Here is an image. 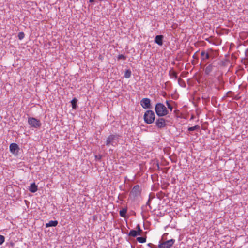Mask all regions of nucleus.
<instances>
[{
    "label": "nucleus",
    "instance_id": "9b49d317",
    "mask_svg": "<svg viewBox=\"0 0 248 248\" xmlns=\"http://www.w3.org/2000/svg\"><path fill=\"white\" fill-rule=\"evenodd\" d=\"M214 67L215 66L212 63L207 65L204 70L205 74L207 75H210L211 73L213 71Z\"/></svg>",
    "mask_w": 248,
    "mask_h": 248
},
{
    "label": "nucleus",
    "instance_id": "0eeeda50",
    "mask_svg": "<svg viewBox=\"0 0 248 248\" xmlns=\"http://www.w3.org/2000/svg\"><path fill=\"white\" fill-rule=\"evenodd\" d=\"M141 189L139 185H137L134 186L130 193V196L134 198L137 197L140 195Z\"/></svg>",
    "mask_w": 248,
    "mask_h": 248
},
{
    "label": "nucleus",
    "instance_id": "f3484780",
    "mask_svg": "<svg viewBox=\"0 0 248 248\" xmlns=\"http://www.w3.org/2000/svg\"><path fill=\"white\" fill-rule=\"evenodd\" d=\"M128 235L131 237H135L138 235H139V233L137 232L136 230L132 229L130 231Z\"/></svg>",
    "mask_w": 248,
    "mask_h": 248
},
{
    "label": "nucleus",
    "instance_id": "a878e982",
    "mask_svg": "<svg viewBox=\"0 0 248 248\" xmlns=\"http://www.w3.org/2000/svg\"><path fill=\"white\" fill-rule=\"evenodd\" d=\"M202 98L205 101L208 102L209 101L210 97L208 95H207L206 94L204 93L203 94Z\"/></svg>",
    "mask_w": 248,
    "mask_h": 248
},
{
    "label": "nucleus",
    "instance_id": "20e7f679",
    "mask_svg": "<svg viewBox=\"0 0 248 248\" xmlns=\"http://www.w3.org/2000/svg\"><path fill=\"white\" fill-rule=\"evenodd\" d=\"M28 123L31 127L35 128H39L42 125L40 120L33 117H29Z\"/></svg>",
    "mask_w": 248,
    "mask_h": 248
},
{
    "label": "nucleus",
    "instance_id": "c85d7f7f",
    "mask_svg": "<svg viewBox=\"0 0 248 248\" xmlns=\"http://www.w3.org/2000/svg\"><path fill=\"white\" fill-rule=\"evenodd\" d=\"M5 241V237L4 236L0 235V245H2Z\"/></svg>",
    "mask_w": 248,
    "mask_h": 248
},
{
    "label": "nucleus",
    "instance_id": "473e14b6",
    "mask_svg": "<svg viewBox=\"0 0 248 248\" xmlns=\"http://www.w3.org/2000/svg\"><path fill=\"white\" fill-rule=\"evenodd\" d=\"M223 86L224 85H223V83L222 85L220 86V87L218 88V90H220V89L223 88Z\"/></svg>",
    "mask_w": 248,
    "mask_h": 248
},
{
    "label": "nucleus",
    "instance_id": "412c9836",
    "mask_svg": "<svg viewBox=\"0 0 248 248\" xmlns=\"http://www.w3.org/2000/svg\"><path fill=\"white\" fill-rule=\"evenodd\" d=\"M200 129V126L198 125H196L194 126L193 127H189L188 128V131H193L194 130H199Z\"/></svg>",
    "mask_w": 248,
    "mask_h": 248
},
{
    "label": "nucleus",
    "instance_id": "f704fd0d",
    "mask_svg": "<svg viewBox=\"0 0 248 248\" xmlns=\"http://www.w3.org/2000/svg\"><path fill=\"white\" fill-rule=\"evenodd\" d=\"M89 1L90 2H94V0H89Z\"/></svg>",
    "mask_w": 248,
    "mask_h": 248
},
{
    "label": "nucleus",
    "instance_id": "4be33fe9",
    "mask_svg": "<svg viewBox=\"0 0 248 248\" xmlns=\"http://www.w3.org/2000/svg\"><path fill=\"white\" fill-rule=\"evenodd\" d=\"M137 241L140 243H145L146 241V236L139 237L137 238Z\"/></svg>",
    "mask_w": 248,
    "mask_h": 248
},
{
    "label": "nucleus",
    "instance_id": "bb28decb",
    "mask_svg": "<svg viewBox=\"0 0 248 248\" xmlns=\"http://www.w3.org/2000/svg\"><path fill=\"white\" fill-rule=\"evenodd\" d=\"M24 37H25V34L23 32H20L18 33V37L19 39L22 40L24 38Z\"/></svg>",
    "mask_w": 248,
    "mask_h": 248
},
{
    "label": "nucleus",
    "instance_id": "423d86ee",
    "mask_svg": "<svg viewBox=\"0 0 248 248\" xmlns=\"http://www.w3.org/2000/svg\"><path fill=\"white\" fill-rule=\"evenodd\" d=\"M167 121L162 117H158L155 122V124L158 129H162L167 126Z\"/></svg>",
    "mask_w": 248,
    "mask_h": 248
},
{
    "label": "nucleus",
    "instance_id": "72a5a7b5",
    "mask_svg": "<svg viewBox=\"0 0 248 248\" xmlns=\"http://www.w3.org/2000/svg\"><path fill=\"white\" fill-rule=\"evenodd\" d=\"M193 57L194 58H197V57L196 56L195 54H194V55H193Z\"/></svg>",
    "mask_w": 248,
    "mask_h": 248
},
{
    "label": "nucleus",
    "instance_id": "393cba45",
    "mask_svg": "<svg viewBox=\"0 0 248 248\" xmlns=\"http://www.w3.org/2000/svg\"><path fill=\"white\" fill-rule=\"evenodd\" d=\"M136 229H137L136 231L137 232L139 233V235H141L143 231L142 229H141L140 224H138L136 226Z\"/></svg>",
    "mask_w": 248,
    "mask_h": 248
},
{
    "label": "nucleus",
    "instance_id": "2f4dec72",
    "mask_svg": "<svg viewBox=\"0 0 248 248\" xmlns=\"http://www.w3.org/2000/svg\"><path fill=\"white\" fill-rule=\"evenodd\" d=\"M147 245L151 248H155V246L152 243H148Z\"/></svg>",
    "mask_w": 248,
    "mask_h": 248
},
{
    "label": "nucleus",
    "instance_id": "9d476101",
    "mask_svg": "<svg viewBox=\"0 0 248 248\" xmlns=\"http://www.w3.org/2000/svg\"><path fill=\"white\" fill-rule=\"evenodd\" d=\"M163 36L162 35H157L155 38V42L159 46H162L163 44Z\"/></svg>",
    "mask_w": 248,
    "mask_h": 248
},
{
    "label": "nucleus",
    "instance_id": "6e6552de",
    "mask_svg": "<svg viewBox=\"0 0 248 248\" xmlns=\"http://www.w3.org/2000/svg\"><path fill=\"white\" fill-rule=\"evenodd\" d=\"M140 105L144 109H150L152 108L151 101L148 98H144L140 101Z\"/></svg>",
    "mask_w": 248,
    "mask_h": 248
},
{
    "label": "nucleus",
    "instance_id": "aec40b11",
    "mask_svg": "<svg viewBox=\"0 0 248 248\" xmlns=\"http://www.w3.org/2000/svg\"><path fill=\"white\" fill-rule=\"evenodd\" d=\"M77 99L76 98H74L71 101L72 107L73 109H76L77 108Z\"/></svg>",
    "mask_w": 248,
    "mask_h": 248
},
{
    "label": "nucleus",
    "instance_id": "4468645a",
    "mask_svg": "<svg viewBox=\"0 0 248 248\" xmlns=\"http://www.w3.org/2000/svg\"><path fill=\"white\" fill-rule=\"evenodd\" d=\"M208 53L209 54V59L212 58L214 59L217 55V52L213 50L212 49H210L208 50Z\"/></svg>",
    "mask_w": 248,
    "mask_h": 248
},
{
    "label": "nucleus",
    "instance_id": "ddd939ff",
    "mask_svg": "<svg viewBox=\"0 0 248 248\" xmlns=\"http://www.w3.org/2000/svg\"><path fill=\"white\" fill-rule=\"evenodd\" d=\"M201 59L202 61H205L209 59V54L208 52H206L205 51H202L201 53Z\"/></svg>",
    "mask_w": 248,
    "mask_h": 248
},
{
    "label": "nucleus",
    "instance_id": "cd10ccee",
    "mask_svg": "<svg viewBox=\"0 0 248 248\" xmlns=\"http://www.w3.org/2000/svg\"><path fill=\"white\" fill-rule=\"evenodd\" d=\"M152 198H151L150 195L149 199H148L147 202H146V206H148L150 209H151V206L150 204H151V201L152 200Z\"/></svg>",
    "mask_w": 248,
    "mask_h": 248
},
{
    "label": "nucleus",
    "instance_id": "c9c22d12",
    "mask_svg": "<svg viewBox=\"0 0 248 248\" xmlns=\"http://www.w3.org/2000/svg\"><path fill=\"white\" fill-rule=\"evenodd\" d=\"M232 93L231 91H229V92H228L227 94H229V93Z\"/></svg>",
    "mask_w": 248,
    "mask_h": 248
},
{
    "label": "nucleus",
    "instance_id": "7ed1b4c3",
    "mask_svg": "<svg viewBox=\"0 0 248 248\" xmlns=\"http://www.w3.org/2000/svg\"><path fill=\"white\" fill-rule=\"evenodd\" d=\"M155 117V113L153 110H147L144 113L143 119L146 124H150L154 122Z\"/></svg>",
    "mask_w": 248,
    "mask_h": 248
},
{
    "label": "nucleus",
    "instance_id": "f8f14e48",
    "mask_svg": "<svg viewBox=\"0 0 248 248\" xmlns=\"http://www.w3.org/2000/svg\"><path fill=\"white\" fill-rule=\"evenodd\" d=\"M169 76L170 78H174L176 79L178 78L177 73L175 71L173 68H171L169 71Z\"/></svg>",
    "mask_w": 248,
    "mask_h": 248
},
{
    "label": "nucleus",
    "instance_id": "f03ea898",
    "mask_svg": "<svg viewBox=\"0 0 248 248\" xmlns=\"http://www.w3.org/2000/svg\"><path fill=\"white\" fill-rule=\"evenodd\" d=\"M121 138V136L119 134L115 133L114 134H110L107 137L105 144L107 146L110 145L115 146L117 145Z\"/></svg>",
    "mask_w": 248,
    "mask_h": 248
},
{
    "label": "nucleus",
    "instance_id": "7c9ffc66",
    "mask_svg": "<svg viewBox=\"0 0 248 248\" xmlns=\"http://www.w3.org/2000/svg\"><path fill=\"white\" fill-rule=\"evenodd\" d=\"M102 157V155H95V158L96 160H98V161H100L101 158Z\"/></svg>",
    "mask_w": 248,
    "mask_h": 248
},
{
    "label": "nucleus",
    "instance_id": "39448f33",
    "mask_svg": "<svg viewBox=\"0 0 248 248\" xmlns=\"http://www.w3.org/2000/svg\"><path fill=\"white\" fill-rule=\"evenodd\" d=\"M175 242V240L173 239H171L162 242L160 241L158 247L159 248H170L173 245Z\"/></svg>",
    "mask_w": 248,
    "mask_h": 248
},
{
    "label": "nucleus",
    "instance_id": "5701e85b",
    "mask_svg": "<svg viewBox=\"0 0 248 248\" xmlns=\"http://www.w3.org/2000/svg\"><path fill=\"white\" fill-rule=\"evenodd\" d=\"M131 75V71L130 69H127L124 73V77L129 78Z\"/></svg>",
    "mask_w": 248,
    "mask_h": 248
},
{
    "label": "nucleus",
    "instance_id": "c756f323",
    "mask_svg": "<svg viewBox=\"0 0 248 248\" xmlns=\"http://www.w3.org/2000/svg\"><path fill=\"white\" fill-rule=\"evenodd\" d=\"M118 60H125L126 57L123 54H120L118 56Z\"/></svg>",
    "mask_w": 248,
    "mask_h": 248
},
{
    "label": "nucleus",
    "instance_id": "f257e3e1",
    "mask_svg": "<svg viewBox=\"0 0 248 248\" xmlns=\"http://www.w3.org/2000/svg\"><path fill=\"white\" fill-rule=\"evenodd\" d=\"M155 112L158 117H163L169 113L167 108L161 103H157L155 107Z\"/></svg>",
    "mask_w": 248,
    "mask_h": 248
},
{
    "label": "nucleus",
    "instance_id": "2eb2a0df",
    "mask_svg": "<svg viewBox=\"0 0 248 248\" xmlns=\"http://www.w3.org/2000/svg\"><path fill=\"white\" fill-rule=\"evenodd\" d=\"M29 189L30 192L34 193L37 191L38 186L35 184V183H33L31 185Z\"/></svg>",
    "mask_w": 248,
    "mask_h": 248
},
{
    "label": "nucleus",
    "instance_id": "b1692460",
    "mask_svg": "<svg viewBox=\"0 0 248 248\" xmlns=\"http://www.w3.org/2000/svg\"><path fill=\"white\" fill-rule=\"evenodd\" d=\"M178 82L179 85L182 87H185L186 86L185 82L180 78H178Z\"/></svg>",
    "mask_w": 248,
    "mask_h": 248
},
{
    "label": "nucleus",
    "instance_id": "6ab92c4d",
    "mask_svg": "<svg viewBox=\"0 0 248 248\" xmlns=\"http://www.w3.org/2000/svg\"><path fill=\"white\" fill-rule=\"evenodd\" d=\"M172 102L173 101L171 100H166L165 102L168 108L170 110V111H172L173 109V106L170 104V102Z\"/></svg>",
    "mask_w": 248,
    "mask_h": 248
},
{
    "label": "nucleus",
    "instance_id": "a211bd4d",
    "mask_svg": "<svg viewBox=\"0 0 248 248\" xmlns=\"http://www.w3.org/2000/svg\"><path fill=\"white\" fill-rule=\"evenodd\" d=\"M127 211V207H126L124 208H123L119 212L120 216L122 217H125Z\"/></svg>",
    "mask_w": 248,
    "mask_h": 248
},
{
    "label": "nucleus",
    "instance_id": "dca6fc26",
    "mask_svg": "<svg viewBox=\"0 0 248 248\" xmlns=\"http://www.w3.org/2000/svg\"><path fill=\"white\" fill-rule=\"evenodd\" d=\"M58 224V222L57 220H51L48 223L46 224V227H55Z\"/></svg>",
    "mask_w": 248,
    "mask_h": 248
},
{
    "label": "nucleus",
    "instance_id": "1a4fd4ad",
    "mask_svg": "<svg viewBox=\"0 0 248 248\" xmlns=\"http://www.w3.org/2000/svg\"><path fill=\"white\" fill-rule=\"evenodd\" d=\"M10 151L13 154L17 155L19 150L18 145L15 143H12L10 145Z\"/></svg>",
    "mask_w": 248,
    "mask_h": 248
}]
</instances>
